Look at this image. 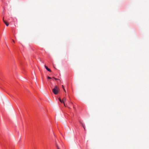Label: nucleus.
<instances>
[{"mask_svg": "<svg viewBox=\"0 0 149 149\" xmlns=\"http://www.w3.org/2000/svg\"><path fill=\"white\" fill-rule=\"evenodd\" d=\"M51 78H51V77H49V76H48V77H47V79H51Z\"/></svg>", "mask_w": 149, "mask_h": 149, "instance_id": "obj_7", "label": "nucleus"}, {"mask_svg": "<svg viewBox=\"0 0 149 149\" xmlns=\"http://www.w3.org/2000/svg\"><path fill=\"white\" fill-rule=\"evenodd\" d=\"M62 87L64 91L65 92H66V90H65V89L64 88V86L63 85L62 86Z\"/></svg>", "mask_w": 149, "mask_h": 149, "instance_id": "obj_6", "label": "nucleus"}, {"mask_svg": "<svg viewBox=\"0 0 149 149\" xmlns=\"http://www.w3.org/2000/svg\"><path fill=\"white\" fill-rule=\"evenodd\" d=\"M3 21L4 23L6 24V25L7 26H8L9 25V23H8L7 22H6L4 20H3Z\"/></svg>", "mask_w": 149, "mask_h": 149, "instance_id": "obj_4", "label": "nucleus"}, {"mask_svg": "<svg viewBox=\"0 0 149 149\" xmlns=\"http://www.w3.org/2000/svg\"><path fill=\"white\" fill-rule=\"evenodd\" d=\"M80 123L81 124V125L83 127L84 130H85V126L84 124L83 123H81V122Z\"/></svg>", "mask_w": 149, "mask_h": 149, "instance_id": "obj_5", "label": "nucleus"}, {"mask_svg": "<svg viewBox=\"0 0 149 149\" xmlns=\"http://www.w3.org/2000/svg\"><path fill=\"white\" fill-rule=\"evenodd\" d=\"M52 91L54 93L55 95L58 94L59 91V88L57 85H55L54 88L52 89Z\"/></svg>", "mask_w": 149, "mask_h": 149, "instance_id": "obj_1", "label": "nucleus"}, {"mask_svg": "<svg viewBox=\"0 0 149 149\" xmlns=\"http://www.w3.org/2000/svg\"><path fill=\"white\" fill-rule=\"evenodd\" d=\"M56 147L57 149H60L57 146Z\"/></svg>", "mask_w": 149, "mask_h": 149, "instance_id": "obj_8", "label": "nucleus"}, {"mask_svg": "<svg viewBox=\"0 0 149 149\" xmlns=\"http://www.w3.org/2000/svg\"><path fill=\"white\" fill-rule=\"evenodd\" d=\"M54 77H52V78L54 79Z\"/></svg>", "mask_w": 149, "mask_h": 149, "instance_id": "obj_11", "label": "nucleus"}, {"mask_svg": "<svg viewBox=\"0 0 149 149\" xmlns=\"http://www.w3.org/2000/svg\"><path fill=\"white\" fill-rule=\"evenodd\" d=\"M13 42H14V41L13 40Z\"/></svg>", "mask_w": 149, "mask_h": 149, "instance_id": "obj_10", "label": "nucleus"}, {"mask_svg": "<svg viewBox=\"0 0 149 149\" xmlns=\"http://www.w3.org/2000/svg\"><path fill=\"white\" fill-rule=\"evenodd\" d=\"M45 68H46V69L48 71H49V72H51L52 71L50 69H49V68H48L47 67V66H46L45 65Z\"/></svg>", "mask_w": 149, "mask_h": 149, "instance_id": "obj_3", "label": "nucleus"}, {"mask_svg": "<svg viewBox=\"0 0 149 149\" xmlns=\"http://www.w3.org/2000/svg\"><path fill=\"white\" fill-rule=\"evenodd\" d=\"M54 79L55 80H58V79L56 78H54Z\"/></svg>", "mask_w": 149, "mask_h": 149, "instance_id": "obj_9", "label": "nucleus"}, {"mask_svg": "<svg viewBox=\"0 0 149 149\" xmlns=\"http://www.w3.org/2000/svg\"><path fill=\"white\" fill-rule=\"evenodd\" d=\"M58 100L61 103H63L64 104V105L65 106V102L66 100V98L65 97H64L63 98L62 100H61L60 98H59Z\"/></svg>", "mask_w": 149, "mask_h": 149, "instance_id": "obj_2", "label": "nucleus"}]
</instances>
